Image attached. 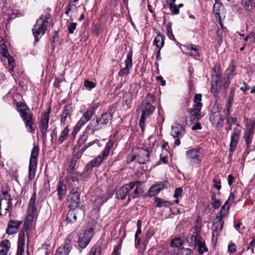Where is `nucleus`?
Masks as SVG:
<instances>
[{"label": "nucleus", "instance_id": "44", "mask_svg": "<svg viewBox=\"0 0 255 255\" xmlns=\"http://www.w3.org/2000/svg\"><path fill=\"white\" fill-rule=\"evenodd\" d=\"M195 247L197 248L199 253L201 255L208 251V248L205 246V243L203 242L201 240Z\"/></svg>", "mask_w": 255, "mask_h": 255}, {"label": "nucleus", "instance_id": "26", "mask_svg": "<svg viewBox=\"0 0 255 255\" xmlns=\"http://www.w3.org/2000/svg\"><path fill=\"white\" fill-rule=\"evenodd\" d=\"M253 125H248L245 133L244 138L248 146H249L252 142V137L253 135Z\"/></svg>", "mask_w": 255, "mask_h": 255}, {"label": "nucleus", "instance_id": "49", "mask_svg": "<svg viewBox=\"0 0 255 255\" xmlns=\"http://www.w3.org/2000/svg\"><path fill=\"white\" fill-rule=\"evenodd\" d=\"M221 4L220 3H216L215 4L213 7V11L214 14H215V17L217 19L219 18V19H220V15L219 13V8L221 7Z\"/></svg>", "mask_w": 255, "mask_h": 255}, {"label": "nucleus", "instance_id": "4", "mask_svg": "<svg viewBox=\"0 0 255 255\" xmlns=\"http://www.w3.org/2000/svg\"><path fill=\"white\" fill-rule=\"evenodd\" d=\"M226 215V210L221 208L220 211L217 214L214 220L212 226V239L217 240L219 234L222 232L224 224L223 218Z\"/></svg>", "mask_w": 255, "mask_h": 255}, {"label": "nucleus", "instance_id": "36", "mask_svg": "<svg viewBox=\"0 0 255 255\" xmlns=\"http://www.w3.org/2000/svg\"><path fill=\"white\" fill-rule=\"evenodd\" d=\"M69 131L70 130L68 128V126H66L61 131L57 141L59 144H61L64 141H65L69 135Z\"/></svg>", "mask_w": 255, "mask_h": 255}, {"label": "nucleus", "instance_id": "25", "mask_svg": "<svg viewBox=\"0 0 255 255\" xmlns=\"http://www.w3.org/2000/svg\"><path fill=\"white\" fill-rule=\"evenodd\" d=\"M165 187L164 184L162 182L158 183L149 189V194L151 196H154L158 194Z\"/></svg>", "mask_w": 255, "mask_h": 255}, {"label": "nucleus", "instance_id": "63", "mask_svg": "<svg viewBox=\"0 0 255 255\" xmlns=\"http://www.w3.org/2000/svg\"><path fill=\"white\" fill-rule=\"evenodd\" d=\"M98 103H95V104H93L90 107V108L88 110L90 112H91L94 115L95 114V110L98 108Z\"/></svg>", "mask_w": 255, "mask_h": 255}, {"label": "nucleus", "instance_id": "10", "mask_svg": "<svg viewBox=\"0 0 255 255\" xmlns=\"http://www.w3.org/2000/svg\"><path fill=\"white\" fill-rule=\"evenodd\" d=\"M93 236V229L87 227L79 237L78 243L80 248L83 249L87 247Z\"/></svg>", "mask_w": 255, "mask_h": 255}, {"label": "nucleus", "instance_id": "2", "mask_svg": "<svg viewBox=\"0 0 255 255\" xmlns=\"http://www.w3.org/2000/svg\"><path fill=\"white\" fill-rule=\"evenodd\" d=\"M16 106L17 111L23 121L27 131L33 133L34 132L33 128L34 121L32 118V114L30 113L29 108L25 104L21 102H17Z\"/></svg>", "mask_w": 255, "mask_h": 255}, {"label": "nucleus", "instance_id": "35", "mask_svg": "<svg viewBox=\"0 0 255 255\" xmlns=\"http://www.w3.org/2000/svg\"><path fill=\"white\" fill-rule=\"evenodd\" d=\"M114 140L113 139H109L108 143L105 146L104 150L103 151L102 154L103 155V156L105 157L106 158L108 157V155L110 154V150L114 146Z\"/></svg>", "mask_w": 255, "mask_h": 255}, {"label": "nucleus", "instance_id": "37", "mask_svg": "<svg viewBox=\"0 0 255 255\" xmlns=\"http://www.w3.org/2000/svg\"><path fill=\"white\" fill-rule=\"evenodd\" d=\"M164 37L160 34H158L153 40V44L159 49H161L164 43Z\"/></svg>", "mask_w": 255, "mask_h": 255}, {"label": "nucleus", "instance_id": "53", "mask_svg": "<svg viewBox=\"0 0 255 255\" xmlns=\"http://www.w3.org/2000/svg\"><path fill=\"white\" fill-rule=\"evenodd\" d=\"M155 202L157 207H160L167 206V202L160 198H156Z\"/></svg>", "mask_w": 255, "mask_h": 255}, {"label": "nucleus", "instance_id": "23", "mask_svg": "<svg viewBox=\"0 0 255 255\" xmlns=\"http://www.w3.org/2000/svg\"><path fill=\"white\" fill-rule=\"evenodd\" d=\"M128 184H125L121 187L116 193L117 198L122 200L125 199L127 194L131 190Z\"/></svg>", "mask_w": 255, "mask_h": 255}, {"label": "nucleus", "instance_id": "24", "mask_svg": "<svg viewBox=\"0 0 255 255\" xmlns=\"http://www.w3.org/2000/svg\"><path fill=\"white\" fill-rule=\"evenodd\" d=\"M149 153L148 150L140 149L139 150L137 160L139 163L144 164L148 160Z\"/></svg>", "mask_w": 255, "mask_h": 255}, {"label": "nucleus", "instance_id": "34", "mask_svg": "<svg viewBox=\"0 0 255 255\" xmlns=\"http://www.w3.org/2000/svg\"><path fill=\"white\" fill-rule=\"evenodd\" d=\"M101 125H107L111 123L112 120V115L110 113H105L102 115L101 118H99Z\"/></svg>", "mask_w": 255, "mask_h": 255}, {"label": "nucleus", "instance_id": "12", "mask_svg": "<svg viewBox=\"0 0 255 255\" xmlns=\"http://www.w3.org/2000/svg\"><path fill=\"white\" fill-rule=\"evenodd\" d=\"M85 215V207L81 206L80 208L72 209L70 208V211L67 215L66 219L68 222L74 223L77 220V216L81 217H84Z\"/></svg>", "mask_w": 255, "mask_h": 255}, {"label": "nucleus", "instance_id": "28", "mask_svg": "<svg viewBox=\"0 0 255 255\" xmlns=\"http://www.w3.org/2000/svg\"><path fill=\"white\" fill-rule=\"evenodd\" d=\"M236 75L235 73V66L233 64L229 65L228 68L226 69L225 71V75L227 76V79H228V82L225 83V85L226 86H228L229 84L230 81L232 80Z\"/></svg>", "mask_w": 255, "mask_h": 255}, {"label": "nucleus", "instance_id": "32", "mask_svg": "<svg viewBox=\"0 0 255 255\" xmlns=\"http://www.w3.org/2000/svg\"><path fill=\"white\" fill-rule=\"evenodd\" d=\"M10 247V243L8 240H5L3 241L0 246V255H7Z\"/></svg>", "mask_w": 255, "mask_h": 255}, {"label": "nucleus", "instance_id": "27", "mask_svg": "<svg viewBox=\"0 0 255 255\" xmlns=\"http://www.w3.org/2000/svg\"><path fill=\"white\" fill-rule=\"evenodd\" d=\"M25 246V235L24 233L19 234L16 255H23Z\"/></svg>", "mask_w": 255, "mask_h": 255}, {"label": "nucleus", "instance_id": "46", "mask_svg": "<svg viewBox=\"0 0 255 255\" xmlns=\"http://www.w3.org/2000/svg\"><path fill=\"white\" fill-rule=\"evenodd\" d=\"M108 198L105 195L98 197L95 200V204L97 207H100L105 202H107Z\"/></svg>", "mask_w": 255, "mask_h": 255}, {"label": "nucleus", "instance_id": "48", "mask_svg": "<svg viewBox=\"0 0 255 255\" xmlns=\"http://www.w3.org/2000/svg\"><path fill=\"white\" fill-rule=\"evenodd\" d=\"M167 30V35L168 37V38L172 40H174L175 37L172 32V30L171 28V23H168L167 25L166 28Z\"/></svg>", "mask_w": 255, "mask_h": 255}, {"label": "nucleus", "instance_id": "45", "mask_svg": "<svg viewBox=\"0 0 255 255\" xmlns=\"http://www.w3.org/2000/svg\"><path fill=\"white\" fill-rule=\"evenodd\" d=\"M183 241L180 237L175 238L170 243V246L173 248H179L183 245Z\"/></svg>", "mask_w": 255, "mask_h": 255}, {"label": "nucleus", "instance_id": "20", "mask_svg": "<svg viewBox=\"0 0 255 255\" xmlns=\"http://www.w3.org/2000/svg\"><path fill=\"white\" fill-rule=\"evenodd\" d=\"M71 249L70 236L69 235L65 240L64 245L57 250L56 255H68Z\"/></svg>", "mask_w": 255, "mask_h": 255}, {"label": "nucleus", "instance_id": "21", "mask_svg": "<svg viewBox=\"0 0 255 255\" xmlns=\"http://www.w3.org/2000/svg\"><path fill=\"white\" fill-rule=\"evenodd\" d=\"M240 134L241 130L238 128H234V132L231 136L230 143L229 151L231 152H233L235 151L238 144Z\"/></svg>", "mask_w": 255, "mask_h": 255}, {"label": "nucleus", "instance_id": "33", "mask_svg": "<svg viewBox=\"0 0 255 255\" xmlns=\"http://www.w3.org/2000/svg\"><path fill=\"white\" fill-rule=\"evenodd\" d=\"M57 191L60 200H62L66 192V187L62 182L59 181L57 185Z\"/></svg>", "mask_w": 255, "mask_h": 255}, {"label": "nucleus", "instance_id": "61", "mask_svg": "<svg viewBox=\"0 0 255 255\" xmlns=\"http://www.w3.org/2000/svg\"><path fill=\"white\" fill-rule=\"evenodd\" d=\"M235 229L239 231V233H242V231L245 229V227L243 226L241 223H237L235 226Z\"/></svg>", "mask_w": 255, "mask_h": 255}, {"label": "nucleus", "instance_id": "18", "mask_svg": "<svg viewBox=\"0 0 255 255\" xmlns=\"http://www.w3.org/2000/svg\"><path fill=\"white\" fill-rule=\"evenodd\" d=\"M185 133V129L179 124L174 123L171 126V135L174 138H181Z\"/></svg>", "mask_w": 255, "mask_h": 255}, {"label": "nucleus", "instance_id": "40", "mask_svg": "<svg viewBox=\"0 0 255 255\" xmlns=\"http://www.w3.org/2000/svg\"><path fill=\"white\" fill-rule=\"evenodd\" d=\"M235 93V89L232 88L230 90V92L229 94V99L227 102L226 105V108L227 109V112H229V110L232 107V105L234 99V95Z\"/></svg>", "mask_w": 255, "mask_h": 255}, {"label": "nucleus", "instance_id": "41", "mask_svg": "<svg viewBox=\"0 0 255 255\" xmlns=\"http://www.w3.org/2000/svg\"><path fill=\"white\" fill-rule=\"evenodd\" d=\"M106 159V158L103 156V155L101 154L99 155L96 158H94L92 161H91L90 162L91 163L92 165H93V166H94V167L98 166Z\"/></svg>", "mask_w": 255, "mask_h": 255}, {"label": "nucleus", "instance_id": "6", "mask_svg": "<svg viewBox=\"0 0 255 255\" xmlns=\"http://www.w3.org/2000/svg\"><path fill=\"white\" fill-rule=\"evenodd\" d=\"M39 150L37 145H35L31 150L28 167V178L30 180L33 179L35 177Z\"/></svg>", "mask_w": 255, "mask_h": 255}, {"label": "nucleus", "instance_id": "38", "mask_svg": "<svg viewBox=\"0 0 255 255\" xmlns=\"http://www.w3.org/2000/svg\"><path fill=\"white\" fill-rule=\"evenodd\" d=\"M191 120H199L201 118V110L193 108L190 111Z\"/></svg>", "mask_w": 255, "mask_h": 255}, {"label": "nucleus", "instance_id": "1", "mask_svg": "<svg viewBox=\"0 0 255 255\" xmlns=\"http://www.w3.org/2000/svg\"><path fill=\"white\" fill-rule=\"evenodd\" d=\"M155 96L151 93H148L146 95L140 106V110L141 111V115L139 125L142 131L144 130L145 124L146 119L152 115L155 111V108L152 105L153 103L155 102Z\"/></svg>", "mask_w": 255, "mask_h": 255}, {"label": "nucleus", "instance_id": "43", "mask_svg": "<svg viewBox=\"0 0 255 255\" xmlns=\"http://www.w3.org/2000/svg\"><path fill=\"white\" fill-rule=\"evenodd\" d=\"M201 237L198 235H191L188 238V242L192 244L193 246H195L197 243L201 240Z\"/></svg>", "mask_w": 255, "mask_h": 255}, {"label": "nucleus", "instance_id": "51", "mask_svg": "<svg viewBox=\"0 0 255 255\" xmlns=\"http://www.w3.org/2000/svg\"><path fill=\"white\" fill-rule=\"evenodd\" d=\"M212 204L213 207L217 209L221 206V202L219 200L216 199L215 195H213L211 197Z\"/></svg>", "mask_w": 255, "mask_h": 255}, {"label": "nucleus", "instance_id": "29", "mask_svg": "<svg viewBox=\"0 0 255 255\" xmlns=\"http://www.w3.org/2000/svg\"><path fill=\"white\" fill-rule=\"evenodd\" d=\"M186 54L191 56H198L199 55L198 49L195 47L191 45L183 46Z\"/></svg>", "mask_w": 255, "mask_h": 255}, {"label": "nucleus", "instance_id": "30", "mask_svg": "<svg viewBox=\"0 0 255 255\" xmlns=\"http://www.w3.org/2000/svg\"><path fill=\"white\" fill-rule=\"evenodd\" d=\"M241 4L246 11L250 12L255 7V0H242Z\"/></svg>", "mask_w": 255, "mask_h": 255}, {"label": "nucleus", "instance_id": "14", "mask_svg": "<svg viewBox=\"0 0 255 255\" xmlns=\"http://www.w3.org/2000/svg\"><path fill=\"white\" fill-rule=\"evenodd\" d=\"M93 115L91 112L87 110L75 126L72 132L73 134H77L81 128L90 120Z\"/></svg>", "mask_w": 255, "mask_h": 255}, {"label": "nucleus", "instance_id": "64", "mask_svg": "<svg viewBox=\"0 0 255 255\" xmlns=\"http://www.w3.org/2000/svg\"><path fill=\"white\" fill-rule=\"evenodd\" d=\"M98 103H95V104H93L90 107V108L88 110L90 112H91L94 115L95 114V110L98 108Z\"/></svg>", "mask_w": 255, "mask_h": 255}, {"label": "nucleus", "instance_id": "3", "mask_svg": "<svg viewBox=\"0 0 255 255\" xmlns=\"http://www.w3.org/2000/svg\"><path fill=\"white\" fill-rule=\"evenodd\" d=\"M48 23V18L44 15L40 16L36 21L32 28V33L35 42H38L41 36L44 34Z\"/></svg>", "mask_w": 255, "mask_h": 255}, {"label": "nucleus", "instance_id": "7", "mask_svg": "<svg viewBox=\"0 0 255 255\" xmlns=\"http://www.w3.org/2000/svg\"><path fill=\"white\" fill-rule=\"evenodd\" d=\"M11 198L6 191H2L0 193V215H5L9 212L11 206Z\"/></svg>", "mask_w": 255, "mask_h": 255}, {"label": "nucleus", "instance_id": "47", "mask_svg": "<svg viewBox=\"0 0 255 255\" xmlns=\"http://www.w3.org/2000/svg\"><path fill=\"white\" fill-rule=\"evenodd\" d=\"M140 196V193L139 191L138 188H135L133 193H129L128 195V201L130 202L131 199L138 198Z\"/></svg>", "mask_w": 255, "mask_h": 255}, {"label": "nucleus", "instance_id": "42", "mask_svg": "<svg viewBox=\"0 0 255 255\" xmlns=\"http://www.w3.org/2000/svg\"><path fill=\"white\" fill-rule=\"evenodd\" d=\"M235 198V195L233 193H231L230 194V196L228 199V200L226 201L224 205L222 207V208H224L226 210V214H227L229 207L232 205V203L234 201Z\"/></svg>", "mask_w": 255, "mask_h": 255}, {"label": "nucleus", "instance_id": "57", "mask_svg": "<svg viewBox=\"0 0 255 255\" xmlns=\"http://www.w3.org/2000/svg\"><path fill=\"white\" fill-rule=\"evenodd\" d=\"M255 246V236L253 237L252 241L247 248V250L251 249L252 253H254V247Z\"/></svg>", "mask_w": 255, "mask_h": 255}, {"label": "nucleus", "instance_id": "16", "mask_svg": "<svg viewBox=\"0 0 255 255\" xmlns=\"http://www.w3.org/2000/svg\"><path fill=\"white\" fill-rule=\"evenodd\" d=\"M132 51H129L127 55V58L125 60V67L121 69L119 73V76L123 77L124 76L127 75L129 73V70L131 68L132 66Z\"/></svg>", "mask_w": 255, "mask_h": 255}, {"label": "nucleus", "instance_id": "8", "mask_svg": "<svg viewBox=\"0 0 255 255\" xmlns=\"http://www.w3.org/2000/svg\"><path fill=\"white\" fill-rule=\"evenodd\" d=\"M200 150V148L196 147L186 151V158L191 165L193 166L201 163L202 156Z\"/></svg>", "mask_w": 255, "mask_h": 255}, {"label": "nucleus", "instance_id": "5", "mask_svg": "<svg viewBox=\"0 0 255 255\" xmlns=\"http://www.w3.org/2000/svg\"><path fill=\"white\" fill-rule=\"evenodd\" d=\"M36 192H34L32 194L28 203V209L25 221V224L28 226H31L32 222L36 219Z\"/></svg>", "mask_w": 255, "mask_h": 255}, {"label": "nucleus", "instance_id": "59", "mask_svg": "<svg viewBox=\"0 0 255 255\" xmlns=\"http://www.w3.org/2000/svg\"><path fill=\"white\" fill-rule=\"evenodd\" d=\"M77 23L75 22L71 23L68 27V32L70 34H73L76 28Z\"/></svg>", "mask_w": 255, "mask_h": 255}, {"label": "nucleus", "instance_id": "22", "mask_svg": "<svg viewBox=\"0 0 255 255\" xmlns=\"http://www.w3.org/2000/svg\"><path fill=\"white\" fill-rule=\"evenodd\" d=\"M22 224V222L18 220H10L7 225L6 233L8 235H12L17 233L18 231L19 226Z\"/></svg>", "mask_w": 255, "mask_h": 255}, {"label": "nucleus", "instance_id": "31", "mask_svg": "<svg viewBox=\"0 0 255 255\" xmlns=\"http://www.w3.org/2000/svg\"><path fill=\"white\" fill-rule=\"evenodd\" d=\"M72 112V107L69 105L64 107L62 111L61 115V122L62 123H65L68 117L71 116V114Z\"/></svg>", "mask_w": 255, "mask_h": 255}, {"label": "nucleus", "instance_id": "15", "mask_svg": "<svg viewBox=\"0 0 255 255\" xmlns=\"http://www.w3.org/2000/svg\"><path fill=\"white\" fill-rule=\"evenodd\" d=\"M210 121L213 126L220 128L223 126L224 119L219 111L212 112L210 116Z\"/></svg>", "mask_w": 255, "mask_h": 255}, {"label": "nucleus", "instance_id": "13", "mask_svg": "<svg viewBox=\"0 0 255 255\" xmlns=\"http://www.w3.org/2000/svg\"><path fill=\"white\" fill-rule=\"evenodd\" d=\"M0 54L8 60V69L10 71H13L14 69L13 63L14 60L10 56L6 49V46L4 44L3 39L0 40Z\"/></svg>", "mask_w": 255, "mask_h": 255}, {"label": "nucleus", "instance_id": "39", "mask_svg": "<svg viewBox=\"0 0 255 255\" xmlns=\"http://www.w3.org/2000/svg\"><path fill=\"white\" fill-rule=\"evenodd\" d=\"M202 95L200 94H196L194 98L193 108L201 110L202 104L201 103Z\"/></svg>", "mask_w": 255, "mask_h": 255}, {"label": "nucleus", "instance_id": "54", "mask_svg": "<svg viewBox=\"0 0 255 255\" xmlns=\"http://www.w3.org/2000/svg\"><path fill=\"white\" fill-rule=\"evenodd\" d=\"M84 86L86 88L91 90L95 87L96 84L92 81L86 80L84 82Z\"/></svg>", "mask_w": 255, "mask_h": 255}, {"label": "nucleus", "instance_id": "60", "mask_svg": "<svg viewBox=\"0 0 255 255\" xmlns=\"http://www.w3.org/2000/svg\"><path fill=\"white\" fill-rule=\"evenodd\" d=\"M228 250V252L230 253H233L235 252L236 251V246L235 244H232L229 245Z\"/></svg>", "mask_w": 255, "mask_h": 255}, {"label": "nucleus", "instance_id": "11", "mask_svg": "<svg viewBox=\"0 0 255 255\" xmlns=\"http://www.w3.org/2000/svg\"><path fill=\"white\" fill-rule=\"evenodd\" d=\"M67 201L69 203V207L72 209L80 208V193L77 188L73 189L69 194Z\"/></svg>", "mask_w": 255, "mask_h": 255}, {"label": "nucleus", "instance_id": "19", "mask_svg": "<svg viewBox=\"0 0 255 255\" xmlns=\"http://www.w3.org/2000/svg\"><path fill=\"white\" fill-rule=\"evenodd\" d=\"M101 125L99 118L95 116L93 121L90 122L86 127V131L90 132L91 134H94L96 131L102 129V127Z\"/></svg>", "mask_w": 255, "mask_h": 255}, {"label": "nucleus", "instance_id": "55", "mask_svg": "<svg viewBox=\"0 0 255 255\" xmlns=\"http://www.w3.org/2000/svg\"><path fill=\"white\" fill-rule=\"evenodd\" d=\"M141 229H138L134 236L135 246L139 245L140 243V239L138 237V236L139 235L141 234Z\"/></svg>", "mask_w": 255, "mask_h": 255}, {"label": "nucleus", "instance_id": "50", "mask_svg": "<svg viewBox=\"0 0 255 255\" xmlns=\"http://www.w3.org/2000/svg\"><path fill=\"white\" fill-rule=\"evenodd\" d=\"M101 247L99 246H94L90 251L89 255H101Z\"/></svg>", "mask_w": 255, "mask_h": 255}, {"label": "nucleus", "instance_id": "62", "mask_svg": "<svg viewBox=\"0 0 255 255\" xmlns=\"http://www.w3.org/2000/svg\"><path fill=\"white\" fill-rule=\"evenodd\" d=\"M131 100V96L130 94L128 95H126V96L124 97V101L125 102L126 105H128L129 104Z\"/></svg>", "mask_w": 255, "mask_h": 255}, {"label": "nucleus", "instance_id": "52", "mask_svg": "<svg viewBox=\"0 0 255 255\" xmlns=\"http://www.w3.org/2000/svg\"><path fill=\"white\" fill-rule=\"evenodd\" d=\"M182 191L183 190L181 188H176L175 189L174 194V197L175 198H176V199L175 201L176 203H178L179 202L178 198L179 197H180L181 196Z\"/></svg>", "mask_w": 255, "mask_h": 255}, {"label": "nucleus", "instance_id": "56", "mask_svg": "<svg viewBox=\"0 0 255 255\" xmlns=\"http://www.w3.org/2000/svg\"><path fill=\"white\" fill-rule=\"evenodd\" d=\"M169 7L174 14H178L179 13V9L176 4L169 5Z\"/></svg>", "mask_w": 255, "mask_h": 255}, {"label": "nucleus", "instance_id": "58", "mask_svg": "<svg viewBox=\"0 0 255 255\" xmlns=\"http://www.w3.org/2000/svg\"><path fill=\"white\" fill-rule=\"evenodd\" d=\"M129 186L130 190L133 189L135 187V188H138V187L141 185V182L138 181H136L134 182H130L128 184Z\"/></svg>", "mask_w": 255, "mask_h": 255}, {"label": "nucleus", "instance_id": "17", "mask_svg": "<svg viewBox=\"0 0 255 255\" xmlns=\"http://www.w3.org/2000/svg\"><path fill=\"white\" fill-rule=\"evenodd\" d=\"M218 70V67L215 66L213 68L214 73H212V78L211 83L210 91L214 94V96L218 95L219 91V87L218 83L219 80V74L216 72V70Z\"/></svg>", "mask_w": 255, "mask_h": 255}, {"label": "nucleus", "instance_id": "9", "mask_svg": "<svg viewBox=\"0 0 255 255\" xmlns=\"http://www.w3.org/2000/svg\"><path fill=\"white\" fill-rule=\"evenodd\" d=\"M51 113V109L49 108L47 112L41 114L40 121L39 122V128L42 133V138L45 140L47 137V132L48 128L49 116Z\"/></svg>", "mask_w": 255, "mask_h": 255}]
</instances>
